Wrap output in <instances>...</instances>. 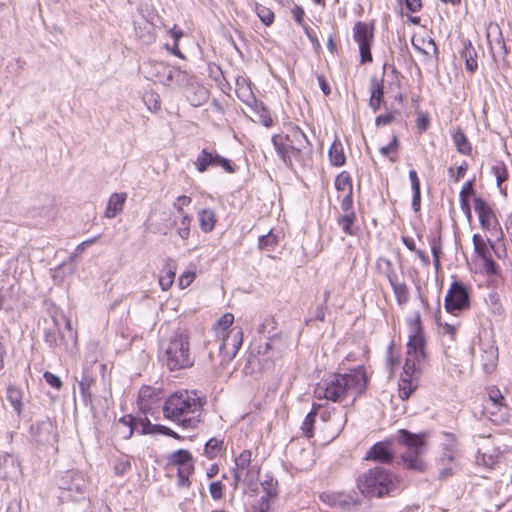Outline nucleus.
Returning a JSON list of instances; mask_svg holds the SVG:
<instances>
[{
  "mask_svg": "<svg viewBox=\"0 0 512 512\" xmlns=\"http://www.w3.org/2000/svg\"><path fill=\"white\" fill-rule=\"evenodd\" d=\"M153 67L162 71V76L159 77V82L167 86L178 82V78L182 75L179 70L171 68L163 62H154Z\"/></svg>",
  "mask_w": 512,
  "mask_h": 512,
  "instance_id": "5701e85b",
  "label": "nucleus"
},
{
  "mask_svg": "<svg viewBox=\"0 0 512 512\" xmlns=\"http://www.w3.org/2000/svg\"><path fill=\"white\" fill-rule=\"evenodd\" d=\"M169 463L178 467V470L194 471L192 454L188 450L179 449L169 456Z\"/></svg>",
  "mask_w": 512,
  "mask_h": 512,
  "instance_id": "412c9836",
  "label": "nucleus"
},
{
  "mask_svg": "<svg viewBox=\"0 0 512 512\" xmlns=\"http://www.w3.org/2000/svg\"><path fill=\"white\" fill-rule=\"evenodd\" d=\"M195 274L193 272L187 271L181 274L179 277V286L184 289L188 287L194 280Z\"/></svg>",
  "mask_w": 512,
  "mask_h": 512,
  "instance_id": "680f3d73",
  "label": "nucleus"
},
{
  "mask_svg": "<svg viewBox=\"0 0 512 512\" xmlns=\"http://www.w3.org/2000/svg\"><path fill=\"white\" fill-rule=\"evenodd\" d=\"M161 400V392L150 386H143L138 394L139 408L144 412H151Z\"/></svg>",
  "mask_w": 512,
  "mask_h": 512,
  "instance_id": "6ab92c4d",
  "label": "nucleus"
},
{
  "mask_svg": "<svg viewBox=\"0 0 512 512\" xmlns=\"http://www.w3.org/2000/svg\"><path fill=\"white\" fill-rule=\"evenodd\" d=\"M320 497L330 507L341 510L349 509L360 503L357 495L345 492H327L323 493Z\"/></svg>",
  "mask_w": 512,
  "mask_h": 512,
  "instance_id": "f3484780",
  "label": "nucleus"
},
{
  "mask_svg": "<svg viewBox=\"0 0 512 512\" xmlns=\"http://www.w3.org/2000/svg\"><path fill=\"white\" fill-rule=\"evenodd\" d=\"M452 139L456 150L462 155H470L472 151L471 144L461 128H457L452 133Z\"/></svg>",
  "mask_w": 512,
  "mask_h": 512,
  "instance_id": "c85d7f7f",
  "label": "nucleus"
},
{
  "mask_svg": "<svg viewBox=\"0 0 512 512\" xmlns=\"http://www.w3.org/2000/svg\"><path fill=\"white\" fill-rule=\"evenodd\" d=\"M397 147H398V139H397L396 136H393L392 141L388 145L383 146V147L380 148V153L383 156H388V154L391 151H396Z\"/></svg>",
  "mask_w": 512,
  "mask_h": 512,
  "instance_id": "69168bd1",
  "label": "nucleus"
},
{
  "mask_svg": "<svg viewBox=\"0 0 512 512\" xmlns=\"http://www.w3.org/2000/svg\"><path fill=\"white\" fill-rule=\"evenodd\" d=\"M176 274V266L174 263H167L159 277V285L163 291L171 288Z\"/></svg>",
  "mask_w": 512,
  "mask_h": 512,
  "instance_id": "2f4dec72",
  "label": "nucleus"
},
{
  "mask_svg": "<svg viewBox=\"0 0 512 512\" xmlns=\"http://www.w3.org/2000/svg\"><path fill=\"white\" fill-rule=\"evenodd\" d=\"M91 383H92V379H90V378H83L79 382V390H80V393H81V395H82V397H83L85 402L90 400L89 388H90Z\"/></svg>",
  "mask_w": 512,
  "mask_h": 512,
  "instance_id": "4d7b16f0",
  "label": "nucleus"
},
{
  "mask_svg": "<svg viewBox=\"0 0 512 512\" xmlns=\"http://www.w3.org/2000/svg\"><path fill=\"white\" fill-rule=\"evenodd\" d=\"M355 221V213L348 212L345 215H342L338 218V225L341 227L342 231L347 235H353L354 232L352 230V225Z\"/></svg>",
  "mask_w": 512,
  "mask_h": 512,
  "instance_id": "a19ab883",
  "label": "nucleus"
},
{
  "mask_svg": "<svg viewBox=\"0 0 512 512\" xmlns=\"http://www.w3.org/2000/svg\"><path fill=\"white\" fill-rule=\"evenodd\" d=\"M483 269L487 275H497L498 266L491 256L483 258Z\"/></svg>",
  "mask_w": 512,
  "mask_h": 512,
  "instance_id": "6e6d98bb",
  "label": "nucleus"
},
{
  "mask_svg": "<svg viewBox=\"0 0 512 512\" xmlns=\"http://www.w3.org/2000/svg\"><path fill=\"white\" fill-rule=\"evenodd\" d=\"M412 391H413V388L411 386L410 380L402 379L401 383L399 385V397L402 400H406L410 397Z\"/></svg>",
  "mask_w": 512,
  "mask_h": 512,
  "instance_id": "5fc2aeb1",
  "label": "nucleus"
},
{
  "mask_svg": "<svg viewBox=\"0 0 512 512\" xmlns=\"http://www.w3.org/2000/svg\"><path fill=\"white\" fill-rule=\"evenodd\" d=\"M234 316L231 313L224 314L217 322L220 329L219 335L222 341L219 345V356L221 365L229 363L237 354L243 341V333L240 328L228 331L233 324Z\"/></svg>",
  "mask_w": 512,
  "mask_h": 512,
  "instance_id": "0eeeda50",
  "label": "nucleus"
},
{
  "mask_svg": "<svg viewBox=\"0 0 512 512\" xmlns=\"http://www.w3.org/2000/svg\"><path fill=\"white\" fill-rule=\"evenodd\" d=\"M474 209L478 214L480 225L485 230H495L499 225V221L495 212L488 202L480 197L474 198Z\"/></svg>",
  "mask_w": 512,
  "mask_h": 512,
  "instance_id": "dca6fc26",
  "label": "nucleus"
},
{
  "mask_svg": "<svg viewBox=\"0 0 512 512\" xmlns=\"http://www.w3.org/2000/svg\"><path fill=\"white\" fill-rule=\"evenodd\" d=\"M389 282L399 304H405L409 299V291L405 283H398L395 276L388 275Z\"/></svg>",
  "mask_w": 512,
  "mask_h": 512,
  "instance_id": "72a5a7b5",
  "label": "nucleus"
},
{
  "mask_svg": "<svg viewBox=\"0 0 512 512\" xmlns=\"http://www.w3.org/2000/svg\"><path fill=\"white\" fill-rule=\"evenodd\" d=\"M204 401L195 391L180 390L171 394L162 407L166 419L183 429H195L201 422Z\"/></svg>",
  "mask_w": 512,
  "mask_h": 512,
  "instance_id": "f03ea898",
  "label": "nucleus"
},
{
  "mask_svg": "<svg viewBox=\"0 0 512 512\" xmlns=\"http://www.w3.org/2000/svg\"><path fill=\"white\" fill-rule=\"evenodd\" d=\"M143 100L150 111H157L160 109L159 96L156 93L148 92L143 96Z\"/></svg>",
  "mask_w": 512,
  "mask_h": 512,
  "instance_id": "09e8293b",
  "label": "nucleus"
},
{
  "mask_svg": "<svg viewBox=\"0 0 512 512\" xmlns=\"http://www.w3.org/2000/svg\"><path fill=\"white\" fill-rule=\"evenodd\" d=\"M458 324L438 322V332L443 337H447L450 341H455L457 336Z\"/></svg>",
  "mask_w": 512,
  "mask_h": 512,
  "instance_id": "ea45409f",
  "label": "nucleus"
},
{
  "mask_svg": "<svg viewBox=\"0 0 512 512\" xmlns=\"http://www.w3.org/2000/svg\"><path fill=\"white\" fill-rule=\"evenodd\" d=\"M236 93L238 97L246 104H254V106L258 107V102L256 101V98L254 97L249 85L245 86L240 84L239 81H237Z\"/></svg>",
  "mask_w": 512,
  "mask_h": 512,
  "instance_id": "4c0bfd02",
  "label": "nucleus"
},
{
  "mask_svg": "<svg viewBox=\"0 0 512 512\" xmlns=\"http://www.w3.org/2000/svg\"><path fill=\"white\" fill-rule=\"evenodd\" d=\"M394 119H395V113H394V112H390V113H388V114L379 115L378 117H376L375 124H376L377 126H380V125H388V124H390Z\"/></svg>",
  "mask_w": 512,
  "mask_h": 512,
  "instance_id": "0e129e2a",
  "label": "nucleus"
},
{
  "mask_svg": "<svg viewBox=\"0 0 512 512\" xmlns=\"http://www.w3.org/2000/svg\"><path fill=\"white\" fill-rule=\"evenodd\" d=\"M244 493L249 497L259 496V499L251 504L252 512H267L270 508V499L276 495V486L271 478L260 483L257 493L249 492L248 490H244Z\"/></svg>",
  "mask_w": 512,
  "mask_h": 512,
  "instance_id": "ddd939ff",
  "label": "nucleus"
},
{
  "mask_svg": "<svg viewBox=\"0 0 512 512\" xmlns=\"http://www.w3.org/2000/svg\"><path fill=\"white\" fill-rule=\"evenodd\" d=\"M487 353L491 358V361L489 363H484L483 367L486 373H491L496 367L497 353L493 348H491Z\"/></svg>",
  "mask_w": 512,
  "mask_h": 512,
  "instance_id": "052dcab7",
  "label": "nucleus"
},
{
  "mask_svg": "<svg viewBox=\"0 0 512 512\" xmlns=\"http://www.w3.org/2000/svg\"><path fill=\"white\" fill-rule=\"evenodd\" d=\"M44 339L45 342L52 348L57 347L62 341L63 337L60 336L58 329L50 330L46 329L44 331Z\"/></svg>",
  "mask_w": 512,
  "mask_h": 512,
  "instance_id": "a18cd8bd",
  "label": "nucleus"
},
{
  "mask_svg": "<svg viewBox=\"0 0 512 512\" xmlns=\"http://www.w3.org/2000/svg\"><path fill=\"white\" fill-rule=\"evenodd\" d=\"M194 471L178 470L177 472V486L179 488H188L191 484L190 476Z\"/></svg>",
  "mask_w": 512,
  "mask_h": 512,
  "instance_id": "603ef678",
  "label": "nucleus"
},
{
  "mask_svg": "<svg viewBox=\"0 0 512 512\" xmlns=\"http://www.w3.org/2000/svg\"><path fill=\"white\" fill-rule=\"evenodd\" d=\"M353 38L359 45V52L362 63L372 61V54L370 51L373 41V31L368 24L364 22H356L353 27Z\"/></svg>",
  "mask_w": 512,
  "mask_h": 512,
  "instance_id": "9b49d317",
  "label": "nucleus"
},
{
  "mask_svg": "<svg viewBox=\"0 0 512 512\" xmlns=\"http://www.w3.org/2000/svg\"><path fill=\"white\" fill-rule=\"evenodd\" d=\"M252 453L249 450H243L234 460L233 483L234 489L241 484L246 486L244 490L257 493L259 490V468L252 465Z\"/></svg>",
  "mask_w": 512,
  "mask_h": 512,
  "instance_id": "6e6552de",
  "label": "nucleus"
},
{
  "mask_svg": "<svg viewBox=\"0 0 512 512\" xmlns=\"http://www.w3.org/2000/svg\"><path fill=\"white\" fill-rule=\"evenodd\" d=\"M335 188L338 191H348V194H352V183L348 173L342 172L336 177Z\"/></svg>",
  "mask_w": 512,
  "mask_h": 512,
  "instance_id": "79ce46f5",
  "label": "nucleus"
},
{
  "mask_svg": "<svg viewBox=\"0 0 512 512\" xmlns=\"http://www.w3.org/2000/svg\"><path fill=\"white\" fill-rule=\"evenodd\" d=\"M161 361L170 371L190 368L194 360L190 353L189 334L186 330L175 331L161 344Z\"/></svg>",
  "mask_w": 512,
  "mask_h": 512,
  "instance_id": "20e7f679",
  "label": "nucleus"
},
{
  "mask_svg": "<svg viewBox=\"0 0 512 512\" xmlns=\"http://www.w3.org/2000/svg\"><path fill=\"white\" fill-rule=\"evenodd\" d=\"M430 245H431V252L433 255V259H436V258L440 259V255L442 253V246H441L440 239H433L431 241Z\"/></svg>",
  "mask_w": 512,
  "mask_h": 512,
  "instance_id": "774afa93",
  "label": "nucleus"
},
{
  "mask_svg": "<svg viewBox=\"0 0 512 512\" xmlns=\"http://www.w3.org/2000/svg\"><path fill=\"white\" fill-rule=\"evenodd\" d=\"M315 417H316V411L315 410H312L311 412H309L303 423H302V426H301V429L303 431V434L307 437V438H310L313 436V428H314V422H315Z\"/></svg>",
  "mask_w": 512,
  "mask_h": 512,
  "instance_id": "c03bdc74",
  "label": "nucleus"
},
{
  "mask_svg": "<svg viewBox=\"0 0 512 512\" xmlns=\"http://www.w3.org/2000/svg\"><path fill=\"white\" fill-rule=\"evenodd\" d=\"M292 15H293V18L294 20L296 21V23L300 26H303L304 27V16H305V12L304 10L302 9V7L300 6H295L293 9H292Z\"/></svg>",
  "mask_w": 512,
  "mask_h": 512,
  "instance_id": "e2e57ef3",
  "label": "nucleus"
},
{
  "mask_svg": "<svg viewBox=\"0 0 512 512\" xmlns=\"http://www.w3.org/2000/svg\"><path fill=\"white\" fill-rule=\"evenodd\" d=\"M330 162L333 166L341 167L345 164L346 157L343 150V145L339 140H335L328 152Z\"/></svg>",
  "mask_w": 512,
  "mask_h": 512,
  "instance_id": "7c9ffc66",
  "label": "nucleus"
},
{
  "mask_svg": "<svg viewBox=\"0 0 512 512\" xmlns=\"http://www.w3.org/2000/svg\"><path fill=\"white\" fill-rule=\"evenodd\" d=\"M392 445L390 440L377 442L367 451L364 459L383 464L391 463L394 459Z\"/></svg>",
  "mask_w": 512,
  "mask_h": 512,
  "instance_id": "a211bd4d",
  "label": "nucleus"
},
{
  "mask_svg": "<svg viewBox=\"0 0 512 512\" xmlns=\"http://www.w3.org/2000/svg\"><path fill=\"white\" fill-rule=\"evenodd\" d=\"M224 449V441L220 438H210L204 446V455L208 459H215L221 455V452Z\"/></svg>",
  "mask_w": 512,
  "mask_h": 512,
  "instance_id": "473e14b6",
  "label": "nucleus"
},
{
  "mask_svg": "<svg viewBox=\"0 0 512 512\" xmlns=\"http://www.w3.org/2000/svg\"><path fill=\"white\" fill-rule=\"evenodd\" d=\"M412 334L407 344V354L414 356L415 360H423L425 357L424 346L425 338L421 332L420 316L411 323Z\"/></svg>",
  "mask_w": 512,
  "mask_h": 512,
  "instance_id": "4468645a",
  "label": "nucleus"
},
{
  "mask_svg": "<svg viewBox=\"0 0 512 512\" xmlns=\"http://www.w3.org/2000/svg\"><path fill=\"white\" fill-rule=\"evenodd\" d=\"M474 194H475V190L473 188L472 181H467L463 185V187L460 191L459 197H460L461 210L463 211V213L466 216L468 221H470L472 218V212H471V207H470V204L468 201V197L471 195H474Z\"/></svg>",
  "mask_w": 512,
  "mask_h": 512,
  "instance_id": "393cba45",
  "label": "nucleus"
},
{
  "mask_svg": "<svg viewBox=\"0 0 512 512\" xmlns=\"http://www.w3.org/2000/svg\"><path fill=\"white\" fill-rule=\"evenodd\" d=\"M191 222L192 217L190 215H182L179 220H174L177 234L182 240H187L190 237Z\"/></svg>",
  "mask_w": 512,
  "mask_h": 512,
  "instance_id": "c9c22d12",
  "label": "nucleus"
},
{
  "mask_svg": "<svg viewBox=\"0 0 512 512\" xmlns=\"http://www.w3.org/2000/svg\"><path fill=\"white\" fill-rule=\"evenodd\" d=\"M367 375L364 367L359 366L347 373H334L323 383L317 384L314 394L318 399L343 402L351 399L354 402L366 389Z\"/></svg>",
  "mask_w": 512,
  "mask_h": 512,
  "instance_id": "f257e3e1",
  "label": "nucleus"
},
{
  "mask_svg": "<svg viewBox=\"0 0 512 512\" xmlns=\"http://www.w3.org/2000/svg\"><path fill=\"white\" fill-rule=\"evenodd\" d=\"M278 243L277 236L270 231L268 234L260 236L258 247L261 250H272Z\"/></svg>",
  "mask_w": 512,
  "mask_h": 512,
  "instance_id": "37998d69",
  "label": "nucleus"
},
{
  "mask_svg": "<svg viewBox=\"0 0 512 512\" xmlns=\"http://www.w3.org/2000/svg\"><path fill=\"white\" fill-rule=\"evenodd\" d=\"M45 381L53 388L60 389L62 387L61 379L51 372H45L43 375Z\"/></svg>",
  "mask_w": 512,
  "mask_h": 512,
  "instance_id": "bf43d9fd",
  "label": "nucleus"
},
{
  "mask_svg": "<svg viewBox=\"0 0 512 512\" xmlns=\"http://www.w3.org/2000/svg\"><path fill=\"white\" fill-rule=\"evenodd\" d=\"M30 434L40 445H54L57 442V428L49 419L32 424Z\"/></svg>",
  "mask_w": 512,
  "mask_h": 512,
  "instance_id": "f8f14e48",
  "label": "nucleus"
},
{
  "mask_svg": "<svg viewBox=\"0 0 512 512\" xmlns=\"http://www.w3.org/2000/svg\"><path fill=\"white\" fill-rule=\"evenodd\" d=\"M272 143L286 167H293V160L303 163V155L310 151V142L299 127H292L285 136L274 135Z\"/></svg>",
  "mask_w": 512,
  "mask_h": 512,
  "instance_id": "39448f33",
  "label": "nucleus"
},
{
  "mask_svg": "<svg viewBox=\"0 0 512 512\" xmlns=\"http://www.w3.org/2000/svg\"><path fill=\"white\" fill-rule=\"evenodd\" d=\"M7 400L10 402L12 407L14 408L16 414L18 416L21 415L22 412V400H23V392L22 390L15 386V385H9L7 387Z\"/></svg>",
  "mask_w": 512,
  "mask_h": 512,
  "instance_id": "c756f323",
  "label": "nucleus"
},
{
  "mask_svg": "<svg viewBox=\"0 0 512 512\" xmlns=\"http://www.w3.org/2000/svg\"><path fill=\"white\" fill-rule=\"evenodd\" d=\"M397 441L407 448V451L401 455L406 468L416 472L425 471L426 464L422 459L425 452V434H414L406 429H400L397 433Z\"/></svg>",
  "mask_w": 512,
  "mask_h": 512,
  "instance_id": "423d86ee",
  "label": "nucleus"
},
{
  "mask_svg": "<svg viewBox=\"0 0 512 512\" xmlns=\"http://www.w3.org/2000/svg\"><path fill=\"white\" fill-rule=\"evenodd\" d=\"M198 220L204 233L211 232L216 224V214L212 209H202L198 212Z\"/></svg>",
  "mask_w": 512,
  "mask_h": 512,
  "instance_id": "bb28decb",
  "label": "nucleus"
},
{
  "mask_svg": "<svg viewBox=\"0 0 512 512\" xmlns=\"http://www.w3.org/2000/svg\"><path fill=\"white\" fill-rule=\"evenodd\" d=\"M126 198V193L111 194L105 209V217L108 219L116 217L123 210Z\"/></svg>",
  "mask_w": 512,
  "mask_h": 512,
  "instance_id": "4be33fe9",
  "label": "nucleus"
},
{
  "mask_svg": "<svg viewBox=\"0 0 512 512\" xmlns=\"http://www.w3.org/2000/svg\"><path fill=\"white\" fill-rule=\"evenodd\" d=\"M225 485L221 481H213L209 485V492L213 500H221L224 496Z\"/></svg>",
  "mask_w": 512,
  "mask_h": 512,
  "instance_id": "49530a36",
  "label": "nucleus"
},
{
  "mask_svg": "<svg viewBox=\"0 0 512 512\" xmlns=\"http://www.w3.org/2000/svg\"><path fill=\"white\" fill-rule=\"evenodd\" d=\"M255 12L262 23L266 26H270L274 22V12L270 8L261 4H256Z\"/></svg>",
  "mask_w": 512,
  "mask_h": 512,
  "instance_id": "58836bf2",
  "label": "nucleus"
},
{
  "mask_svg": "<svg viewBox=\"0 0 512 512\" xmlns=\"http://www.w3.org/2000/svg\"><path fill=\"white\" fill-rule=\"evenodd\" d=\"M194 165L199 173H204L209 167H221L225 172L233 173L235 170L231 161L222 157L215 150L203 148L197 155Z\"/></svg>",
  "mask_w": 512,
  "mask_h": 512,
  "instance_id": "9d476101",
  "label": "nucleus"
},
{
  "mask_svg": "<svg viewBox=\"0 0 512 512\" xmlns=\"http://www.w3.org/2000/svg\"><path fill=\"white\" fill-rule=\"evenodd\" d=\"M422 43L426 45V48H421L418 44H416L414 41L412 42L413 47L419 51L420 53L424 54L425 56H429L432 52L434 55H437V46L433 39H428L427 41L422 39Z\"/></svg>",
  "mask_w": 512,
  "mask_h": 512,
  "instance_id": "de8ad7c7",
  "label": "nucleus"
},
{
  "mask_svg": "<svg viewBox=\"0 0 512 512\" xmlns=\"http://www.w3.org/2000/svg\"><path fill=\"white\" fill-rule=\"evenodd\" d=\"M192 199L189 196L181 195L176 198L175 202L173 203V208L176 209L179 216L182 215H189L184 211V207L188 206L191 203Z\"/></svg>",
  "mask_w": 512,
  "mask_h": 512,
  "instance_id": "8fccbe9b",
  "label": "nucleus"
},
{
  "mask_svg": "<svg viewBox=\"0 0 512 512\" xmlns=\"http://www.w3.org/2000/svg\"><path fill=\"white\" fill-rule=\"evenodd\" d=\"M135 31L139 39L144 43L149 44L155 40L154 26L147 20L135 23Z\"/></svg>",
  "mask_w": 512,
  "mask_h": 512,
  "instance_id": "cd10ccee",
  "label": "nucleus"
},
{
  "mask_svg": "<svg viewBox=\"0 0 512 512\" xmlns=\"http://www.w3.org/2000/svg\"><path fill=\"white\" fill-rule=\"evenodd\" d=\"M472 241L474 251L481 259L491 256L490 249H494V244L490 239H484L481 235L474 234Z\"/></svg>",
  "mask_w": 512,
  "mask_h": 512,
  "instance_id": "a878e982",
  "label": "nucleus"
},
{
  "mask_svg": "<svg viewBox=\"0 0 512 512\" xmlns=\"http://www.w3.org/2000/svg\"><path fill=\"white\" fill-rule=\"evenodd\" d=\"M20 474V464L11 454L0 453V478H14Z\"/></svg>",
  "mask_w": 512,
  "mask_h": 512,
  "instance_id": "aec40b11",
  "label": "nucleus"
},
{
  "mask_svg": "<svg viewBox=\"0 0 512 512\" xmlns=\"http://www.w3.org/2000/svg\"><path fill=\"white\" fill-rule=\"evenodd\" d=\"M370 92L369 106L376 112L381 106L384 95L382 80H379L377 77H372L370 81Z\"/></svg>",
  "mask_w": 512,
  "mask_h": 512,
  "instance_id": "b1692460",
  "label": "nucleus"
},
{
  "mask_svg": "<svg viewBox=\"0 0 512 512\" xmlns=\"http://www.w3.org/2000/svg\"><path fill=\"white\" fill-rule=\"evenodd\" d=\"M461 57L465 59L466 69L473 73L477 70L478 64L476 61V52L471 45V42L465 44L463 51L461 52Z\"/></svg>",
  "mask_w": 512,
  "mask_h": 512,
  "instance_id": "f704fd0d",
  "label": "nucleus"
},
{
  "mask_svg": "<svg viewBox=\"0 0 512 512\" xmlns=\"http://www.w3.org/2000/svg\"><path fill=\"white\" fill-rule=\"evenodd\" d=\"M469 306L470 299L466 287L460 282H453L444 299L445 310L457 316L461 311L468 309Z\"/></svg>",
  "mask_w": 512,
  "mask_h": 512,
  "instance_id": "1a4fd4ad",
  "label": "nucleus"
},
{
  "mask_svg": "<svg viewBox=\"0 0 512 512\" xmlns=\"http://www.w3.org/2000/svg\"><path fill=\"white\" fill-rule=\"evenodd\" d=\"M422 360H415L414 356L408 355L405 365H404V372L406 375L410 376L412 375L415 370L417 369L416 365L420 364Z\"/></svg>",
  "mask_w": 512,
  "mask_h": 512,
  "instance_id": "13d9d810",
  "label": "nucleus"
},
{
  "mask_svg": "<svg viewBox=\"0 0 512 512\" xmlns=\"http://www.w3.org/2000/svg\"><path fill=\"white\" fill-rule=\"evenodd\" d=\"M489 398L495 405H503L504 397L499 389H491L489 391Z\"/></svg>",
  "mask_w": 512,
  "mask_h": 512,
  "instance_id": "338daca9",
  "label": "nucleus"
},
{
  "mask_svg": "<svg viewBox=\"0 0 512 512\" xmlns=\"http://www.w3.org/2000/svg\"><path fill=\"white\" fill-rule=\"evenodd\" d=\"M400 479L383 467H374L357 478V487L361 494L369 498H382L392 495L399 489Z\"/></svg>",
  "mask_w": 512,
  "mask_h": 512,
  "instance_id": "7ed1b4c3",
  "label": "nucleus"
},
{
  "mask_svg": "<svg viewBox=\"0 0 512 512\" xmlns=\"http://www.w3.org/2000/svg\"><path fill=\"white\" fill-rule=\"evenodd\" d=\"M492 173L496 178L498 188L504 195H506V188L502 187L503 182H505L508 179V170L506 165L503 162H501L493 166Z\"/></svg>",
  "mask_w": 512,
  "mask_h": 512,
  "instance_id": "e433bc0d",
  "label": "nucleus"
},
{
  "mask_svg": "<svg viewBox=\"0 0 512 512\" xmlns=\"http://www.w3.org/2000/svg\"><path fill=\"white\" fill-rule=\"evenodd\" d=\"M145 420L149 422L147 418ZM139 426H141L140 434L149 432L148 426H150V423L145 424L141 420L136 421L131 415H126L115 424L114 431L119 438L127 440L133 435L134 431H138Z\"/></svg>",
  "mask_w": 512,
  "mask_h": 512,
  "instance_id": "2eb2a0df",
  "label": "nucleus"
},
{
  "mask_svg": "<svg viewBox=\"0 0 512 512\" xmlns=\"http://www.w3.org/2000/svg\"><path fill=\"white\" fill-rule=\"evenodd\" d=\"M131 468V462L127 457L120 458L114 465V471L117 475H124Z\"/></svg>",
  "mask_w": 512,
  "mask_h": 512,
  "instance_id": "864d4df0",
  "label": "nucleus"
},
{
  "mask_svg": "<svg viewBox=\"0 0 512 512\" xmlns=\"http://www.w3.org/2000/svg\"><path fill=\"white\" fill-rule=\"evenodd\" d=\"M255 107V111L259 114V120L260 122L266 126L269 127L272 125L273 120L270 116L269 111L262 105V103H258V107Z\"/></svg>",
  "mask_w": 512,
  "mask_h": 512,
  "instance_id": "3c124183",
  "label": "nucleus"
}]
</instances>
